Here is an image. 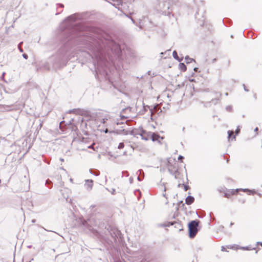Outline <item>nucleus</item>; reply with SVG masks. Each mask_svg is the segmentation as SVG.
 <instances>
[{
	"label": "nucleus",
	"instance_id": "f257e3e1",
	"mask_svg": "<svg viewBox=\"0 0 262 262\" xmlns=\"http://www.w3.org/2000/svg\"><path fill=\"white\" fill-rule=\"evenodd\" d=\"M77 19V15L74 14L67 17L63 22L69 34L68 40L74 39L89 50V55L93 59L96 75H107L109 64L107 58L111 63L115 60H123L120 46L108 33L98 28L80 24H74Z\"/></svg>",
	"mask_w": 262,
	"mask_h": 262
},
{
	"label": "nucleus",
	"instance_id": "f03ea898",
	"mask_svg": "<svg viewBox=\"0 0 262 262\" xmlns=\"http://www.w3.org/2000/svg\"><path fill=\"white\" fill-rule=\"evenodd\" d=\"M95 121L99 125L102 124L105 126H108L111 125L112 118L107 112L99 111L96 114Z\"/></svg>",
	"mask_w": 262,
	"mask_h": 262
},
{
	"label": "nucleus",
	"instance_id": "7ed1b4c3",
	"mask_svg": "<svg viewBox=\"0 0 262 262\" xmlns=\"http://www.w3.org/2000/svg\"><path fill=\"white\" fill-rule=\"evenodd\" d=\"M160 8L163 15L168 16L169 17L171 15L173 16L172 13L173 7L169 2H164L162 4H160Z\"/></svg>",
	"mask_w": 262,
	"mask_h": 262
},
{
	"label": "nucleus",
	"instance_id": "20e7f679",
	"mask_svg": "<svg viewBox=\"0 0 262 262\" xmlns=\"http://www.w3.org/2000/svg\"><path fill=\"white\" fill-rule=\"evenodd\" d=\"M199 223L200 221L195 220L188 223V228L190 238H193L197 234L199 231L198 226Z\"/></svg>",
	"mask_w": 262,
	"mask_h": 262
},
{
	"label": "nucleus",
	"instance_id": "39448f33",
	"mask_svg": "<svg viewBox=\"0 0 262 262\" xmlns=\"http://www.w3.org/2000/svg\"><path fill=\"white\" fill-rule=\"evenodd\" d=\"M80 222L81 224L86 228L93 226L99 227L100 226L99 223H98L96 221H94V219L93 217H91L87 221H85L84 219H80Z\"/></svg>",
	"mask_w": 262,
	"mask_h": 262
},
{
	"label": "nucleus",
	"instance_id": "423d86ee",
	"mask_svg": "<svg viewBox=\"0 0 262 262\" xmlns=\"http://www.w3.org/2000/svg\"><path fill=\"white\" fill-rule=\"evenodd\" d=\"M167 166L169 172L174 176L176 179H178V176L180 173L178 171V169H175L174 167L172 168V165L170 164L169 160H168Z\"/></svg>",
	"mask_w": 262,
	"mask_h": 262
},
{
	"label": "nucleus",
	"instance_id": "0eeeda50",
	"mask_svg": "<svg viewBox=\"0 0 262 262\" xmlns=\"http://www.w3.org/2000/svg\"><path fill=\"white\" fill-rule=\"evenodd\" d=\"M239 191H242V189H229L224 193V196L229 198L231 195L236 194Z\"/></svg>",
	"mask_w": 262,
	"mask_h": 262
},
{
	"label": "nucleus",
	"instance_id": "6e6552de",
	"mask_svg": "<svg viewBox=\"0 0 262 262\" xmlns=\"http://www.w3.org/2000/svg\"><path fill=\"white\" fill-rule=\"evenodd\" d=\"M240 132V126H238L235 131V135H233V130H228L227 133H228V140H229L232 137L231 139L232 140H233V139H235V136L236 135H238V134Z\"/></svg>",
	"mask_w": 262,
	"mask_h": 262
},
{
	"label": "nucleus",
	"instance_id": "1a4fd4ad",
	"mask_svg": "<svg viewBox=\"0 0 262 262\" xmlns=\"http://www.w3.org/2000/svg\"><path fill=\"white\" fill-rule=\"evenodd\" d=\"M93 186V181L92 180H85V184H84V187L87 190L90 191Z\"/></svg>",
	"mask_w": 262,
	"mask_h": 262
},
{
	"label": "nucleus",
	"instance_id": "9d476101",
	"mask_svg": "<svg viewBox=\"0 0 262 262\" xmlns=\"http://www.w3.org/2000/svg\"><path fill=\"white\" fill-rule=\"evenodd\" d=\"M150 136H151V139L152 141H158L159 142H160V139H163V138L160 137V136L156 133H150Z\"/></svg>",
	"mask_w": 262,
	"mask_h": 262
},
{
	"label": "nucleus",
	"instance_id": "9b49d317",
	"mask_svg": "<svg viewBox=\"0 0 262 262\" xmlns=\"http://www.w3.org/2000/svg\"><path fill=\"white\" fill-rule=\"evenodd\" d=\"M142 132H141V129H136V128H134L131 130L129 131V134L132 135V136H136L137 135H140L141 134Z\"/></svg>",
	"mask_w": 262,
	"mask_h": 262
},
{
	"label": "nucleus",
	"instance_id": "f8f14e48",
	"mask_svg": "<svg viewBox=\"0 0 262 262\" xmlns=\"http://www.w3.org/2000/svg\"><path fill=\"white\" fill-rule=\"evenodd\" d=\"M194 201V198L193 196L188 195L185 199L186 204L189 205L192 204Z\"/></svg>",
	"mask_w": 262,
	"mask_h": 262
},
{
	"label": "nucleus",
	"instance_id": "ddd939ff",
	"mask_svg": "<svg viewBox=\"0 0 262 262\" xmlns=\"http://www.w3.org/2000/svg\"><path fill=\"white\" fill-rule=\"evenodd\" d=\"M114 2V3L112 5L115 6L116 8H118V10H120L119 6L122 5V0H112Z\"/></svg>",
	"mask_w": 262,
	"mask_h": 262
},
{
	"label": "nucleus",
	"instance_id": "4468645a",
	"mask_svg": "<svg viewBox=\"0 0 262 262\" xmlns=\"http://www.w3.org/2000/svg\"><path fill=\"white\" fill-rule=\"evenodd\" d=\"M110 234L111 236L113 237H115L117 236V235L119 233V231L118 229H115L114 230L111 229V230L110 231Z\"/></svg>",
	"mask_w": 262,
	"mask_h": 262
},
{
	"label": "nucleus",
	"instance_id": "2eb2a0df",
	"mask_svg": "<svg viewBox=\"0 0 262 262\" xmlns=\"http://www.w3.org/2000/svg\"><path fill=\"white\" fill-rule=\"evenodd\" d=\"M69 191V190L68 189H66V188L60 190L61 193H62L63 198L66 199H67L69 197V195L68 194Z\"/></svg>",
	"mask_w": 262,
	"mask_h": 262
},
{
	"label": "nucleus",
	"instance_id": "dca6fc26",
	"mask_svg": "<svg viewBox=\"0 0 262 262\" xmlns=\"http://www.w3.org/2000/svg\"><path fill=\"white\" fill-rule=\"evenodd\" d=\"M172 56L174 59H176L178 61H181L183 60V57L179 58L178 56V53L176 51H173L172 53Z\"/></svg>",
	"mask_w": 262,
	"mask_h": 262
},
{
	"label": "nucleus",
	"instance_id": "f3484780",
	"mask_svg": "<svg viewBox=\"0 0 262 262\" xmlns=\"http://www.w3.org/2000/svg\"><path fill=\"white\" fill-rule=\"evenodd\" d=\"M200 103L203 105L205 107H210L211 106V101L204 102L203 101H200Z\"/></svg>",
	"mask_w": 262,
	"mask_h": 262
},
{
	"label": "nucleus",
	"instance_id": "a211bd4d",
	"mask_svg": "<svg viewBox=\"0 0 262 262\" xmlns=\"http://www.w3.org/2000/svg\"><path fill=\"white\" fill-rule=\"evenodd\" d=\"M141 134L140 135V136L141 137L142 139L144 140L145 141H147L148 140V137L146 136L145 134L146 133V132L143 129H141Z\"/></svg>",
	"mask_w": 262,
	"mask_h": 262
},
{
	"label": "nucleus",
	"instance_id": "6ab92c4d",
	"mask_svg": "<svg viewBox=\"0 0 262 262\" xmlns=\"http://www.w3.org/2000/svg\"><path fill=\"white\" fill-rule=\"evenodd\" d=\"M179 69L183 72L186 71L187 70V67L184 63H182V62L180 63L179 64Z\"/></svg>",
	"mask_w": 262,
	"mask_h": 262
},
{
	"label": "nucleus",
	"instance_id": "aec40b11",
	"mask_svg": "<svg viewBox=\"0 0 262 262\" xmlns=\"http://www.w3.org/2000/svg\"><path fill=\"white\" fill-rule=\"evenodd\" d=\"M242 191L244 192H248L249 194H254L257 193L256 191L253 189V190H250L249 189H242Z\"/></svg>",
	"mask_w": 262,
	"mask_h": 262
},
{
	"label": "nucleus",
	"instance_id": "412c9836",
	"mask_svg": "<svg viewBox=\"0 0 262 262\" xmlns=\"http://www.w3.org/2000/svg\"><path fill=\"white\" fill-rule=\"evenodd\" d=\"M139 173V175L138 176V178H137V179L139 181H141L143 179V177H141L140 175H141L142 174H143L144 173V172L143 171V170L142 169H139L138 172H137V173Z\"/></svg>",
	"mask_w": 262,
	"mask_h": 262
},
{
	"label": "nucleus",
	"instance_id": "4be33fe9",
	"mask_svg": "<svg viewBox=\"0 0 262 262\" xmlns=\"http://www.w3.org/2000/svg\"><path fill=\"white\" fill-rule=\"evenodd\" d=\"M185 61L186 63H189L191 62L192 61L195 62V60L193 58H190L188 56H186L185 58Z\"/></svg>",
	"mask_w": 262,
	"mask_h": 262
},
{
	"label": "nucleus",
	"instance_id": "5701e85b",
	"mask_svg": "<svg viewBox=\"0 0 262 262\" xmlns=\"http://www.w3.org/2000/svg\"><path fill=\"white\" fill-rule=\"evenodd\" d=\"M143 105H144L143 104ZM147 108H149V111H150V114L151 115L152 114V108L151 107H150L148 105H143V110H144V112H146L147 111Z\"/></svg>",
	"mask_w": 262,
	"mask_h": 262
},
{
	"label": "nucleus",
	"instance_id": "b1692460",
	"mask_svg": "<svg viewBox=\"0 0 262 262\" xmlns=\"http://www.w3.org/2000/svg\"><path fill=\"white\" fill-rule=\"evenodd\" d=\"M90 172L95 176H98L100 174V172L98 170L93 171L92 169H90Z\"/></svg>",
	"mask_w": 262,
	"mask_h": 262
},
{
	"label": "nucleus",
	"instance_id": "393cba45",
	"mask_svg": "<svg viewBox=\"0 0 262 262\" xmlns=\"http://www.w3.org/2000/svg\"><path fill=\"white\" fill-rule=\"evenodd\" d=\"M241 249L244 250H255V248H251L250 246H246V247H241Z\"/></svg>",
	"mask_w": 262,
	"mask_h": 262
},
{
	"label": "nucleus",
	"instance_id": "a878e982",
	"mask_svg": "<svg viewBox=\"0 0 262 262\" xmlns=\"http://www.w3.org/2000/svg\"><path fill=\"white\" fill-rule=\"evenodd\" d=\"M76 114L82 115L84 113V111L83 110L80 108H76Z\"/></svg>",
	"mask_w": 262,
	"mask_h": 262
},
{
	"label": "nucleus",
	"instance_id": "bb28decb",
	"mask_svg": "<svg viewBox=\"0 0 262 262\" xmlns=\"http://www.w3.org/2000/svg\"><path fill=\"white\" fill-rule=\"evenodd\" d=\"M129 131L130 130H126V129H123L122 130H120V132H121V133L124 134V135H128V134H129Z\"/></svg>",
	"mask_w": 262,
	"mask_h": 262
},
{
	"label": "nucleus",
	"instance_id": "cd10ccee",
	"mask_svg": "<svg viewBox=\"0 0 262 262\" xmlns=\"http://www.w3.org/2000/svg\"><path fill=\"white\" fill-rule=\"evenodd\" d=\"M124 147V144L123 142H121L119 144L118 146V148L119 149L123 148Z\"/></svg>",
	"mask_w": 262,
	"mask_h": 262
},
{
	"label": "nucleus",
	"instance_id": "c85d7f7f",
	"mask_svg": "<svg viewBox=\"0 0 262 262\" xmlns=\"http://www.w3.org/2000/svg\"><path fill=\"white\" fill-rule=\"evenodd\" d=\"M219 101H220V98H215V99H212L211 101L213 102L214 104L215 105L218 103V102Z\"/></svg>",
	"mask_w": 262,
	"mask_h": 262
},
{
	"label": "nucleus",
	"instance_id": "c756f323",
	"mask_svg": "<svg viewBox=\"0 0 262 262\" xmlns=\"http://www.w3.org/2000/svg\"><path fill=\"white\" fill-rule=\"evenodd\" d=\"M232 107L231 105H228L226 107V110L228 112H231Z\"/></svg>",
	"mask_w": 262,
	"mask_h": 262
},
{
	"label": "nucleus",
	"instance_id": "7c9ffc66",
	"mask_svg": "<svg viewBox=\"0 0 262 262\" xmlns=\"http://www.w3.org/2000/svg\"><path fill=\"white\" fill-rule=\"evenodd\" d=\"M39 124L38 125V126L37 127V129H41V128L42 127V124H43V121H41L40 120H39Z\"/></svg>",
	"mask_w": 262,
	"mask_h": 262
},
{
	"label": "nucleus",
	"instance_id": "2f4dec72",
	"mask_svg": "<svg viewBox=\"0 0 262 262\" xmlns=\"http://www.w3.org/2000/svg\"><path fill=\"white\" fill-rule=\"evenodd\" d=\"M176 223V222H168V223L166 225V226L169 227L170 226L173 225Z\"/></svg>",
	"mask_w": 262,
	"mask_h": 262
},
{
	"label": "nucleus",
	"instance_id": "473e14b6",
	"mask_svg": "<svg viewBox=\"0 0 262 262\" xmlns=\"http://www.w3.org/2000/svg\"><path fill=\"white\" fill-rule=\"evenodd\" d=\"M76 109L74 108V109H73V110H70L69 111V113H73V114H75L76 113Z\"/></svg>",
	"mask_w": 262,
	"mask_h": 262
},
{
	"label": "nucleus",
	"instance_id": "72a5a7b5",
	"mask_svg": "<svg viewBox=\"0 0 262 262\" xmlns=\"http://www.w3.org/2000/svg\"><path fill=\"white\" fill-rule=\"evenodd\" d=\"M184 185V190L185 191H187V190H188L190 187L188 185Z\"/></svg>",
	"mask_w": 262,
	"mask_h": 262
},
{
	"label": "nucleus",
	"instance_id": "f704fd0d",
	"mask_svg": "<svg viewBox=\"0 0 262 262\" xmlns=\"http://www.w3.org/2000/svg\"><path fill=\"white\" fill-rule=\"evenodd\" d=\"M122 174L125 175L126 177H128L129 176V173L127 171H123Z\"/></svg>",
	"mask_w": 262,
	"mask_h": 262
},
{
	"label": "nucleus",
	"instance_id": "c9c22d12",
	"mask_svg": "<svg viewBox=\"0 0 262 262\" xmlns=\"http://www.w3.org/2000/svg\"><path fill=\"white\" fill-rule=\"evenodd\" d=\"M243 88H244V90L245 91L249 92V90L246 88V86L245 84H243Z\"/></svg>",
	"mask_w": 262,
	"mask_h": 262
},
{
	"label": "nucleus",
	"instance_id": "e433bc0d",
	"mask_svg": "<svg viewBox=\"0 0 262 262\" xmlns=\"http://www.w3.org/2000/svg\"><path fill=\"white\" fill-rule=\"evenodd\" d=\"M23 57L25 59H27L28 58V55H27V54H25V53H24V54H23Z\"/></svg>",
	"mask_w": 262,
	"mask_h": 262
},
{
	"label": "nucleus",
	"instance_id": "4c0bfd02",
	"mask_svg": "<svg viewBox=\"0 0 262 262\" xmlns=\"http://www.w3.org/2000/svg\"><path fill=\"white\" fill-rule=\"evenodd\" d=\"M44 67H45V68L46 69H47V70H49V69H50V66H48V65L47 64H47H46L44 66Z\"/></svg>",
	"mask_w": 262,
	"mask_h": 262
},
{
	"label": "nucleus",
	"instance_id": "58836bf2",
	"mask_svg": "<svg viewBox=\"0 0 262 262\" xmlns=\"http://www.w3.org/2000/svg\"><path fill=\"white\" fill-rule=\"evenodd\" d=\"M184 158L183 156H181V155H180L178 157V160H181L182 159H183Z\"/></svg>",
	"mask_w": 262,
	"mask_h": 262
},
{
	"label": "nucleus",
	"instance_id": "ea45409f",
	"mask_svg": "<svg viewBox=\"0 0 262 262\" xmlns=\"http://www.w3.org/2000/svg\"><path fill=\"white\" fill-rule=\"evenodd\" d=\"M115 192H116L115 189H114V188H113V189H112V191H111V193H112V194H115Z\"/></svg>",
	"mask_w": 262,
	"mask_h": 262
},
{
	"label": "nucleus",
	"instance_id": "a19ab883",
	"mask_svg": "<svg viewBox=\"0 0 262 262\" xmlns=\"http://www.w3.org/2000/svg\"><path fill=\"white\" fill-rule=\"evenodd\" d=\"M256 245H260L261 246H262V242H257L256 243Z\"/></svg>",
	"mask_w": 262,
	"mask_h": 262
},
{
	"label": "nucleus",
	"instance_id": "79ce46f5",
	"mask_svg": "<svg viewBox=\"0 0 262 262\" xmlns=\"http://www.w3.org/2000/svg\"><path fill=\"white\" fill-rule=\"evenodd\" d=\"M49 183H51V181H50L49 179H48L47 181H46V184H48Z\"/></svg>",
	"mask_w": 262,
	"mask_h": 262
},
{
	"label": "nucleus",
	"instance_id": "37998d69",
	"mask_svg": "<svg viewBox=\"0 0 262 262\" xmlns=\"http://www.w3.org/2000/svg\"><path fill=\"white\" fill-rule=\"evenodd\" d=\"M221 250L222 251H226V249H225V248L224 246H222Z\"/></svg>",
	"mask_w": 262,
	"mask_h": 262
},
{
	"label": "nucleus",
	"instance_id": "c03bdc74",
	"mask_svg": "<svg viewBox=\"0 0 262 262\" xmlns=\"http://www.w3.org/2000/svg\"><path fill=\"white\" fill-rule=\"evenodd\" d=\"M129 18L132 20V21L133 22V23H134V24L135 23L134 19L132 17H129Z\"/></svg>",
	"mask_w": 262,
	"mask_h": 262
},
{
	"label": "nucleus",
	"instance_id": "a18cd8bd",
	"mask_svg": "<svg viewBox=\"0 0 262 262\" xmlns=\"http://www.w3.org/2000/svg\"><path fill=\"white\" fill-rule=\"evenodd\" d=\"M258 130V128L257 127H256V128H255L254 129V132H257Z\"/></svg>",
	"mask_w": 262,
	"mask_h": 262
},
{
	"label": "nucleus",
	"instance_id": "49530a36",
	"mask_svg": "<svg viewBox=\"0 0 262 262\" xmlns=\"http://www.w3.org/2000/svg\"><path fill=\"white\" fill-rule=\"evenodd\" d=\"M190 82H194L195 80L194 79H189V80Z\"/></svg>",
	"mask_w": 262,
	"mask_h": 262
},
{
	"label": "nucleus",
	"instance_id": "de8ad7c7",
	"mask_svg": "<svg viewBox=\"0 0 262 262\" xmlns=\"http://www.w3.org/2000/svg\"><path fill=\"white\" fill-rule=\"evenodd\" d=\"M198 69H198V68H194L193 69V70H194L195 72H197V71H198Z\"/></svg>",
	"mask_w": 262,
	"mask_h": 262
},
{
	"label": "nucleus",
	"instance_id": "09e8293b",
	"mask_svg": "<svg viewBox=\"0 0 262 262\" xmlns=\"http://www.w3.org/2000/svg\"><path fill=\"white\" fill-rule=\"evenodd\" d=\"M104 132H105V133H107L108 132V129H107V128H106V129H105V130H104Z\"/></svg>",
	"mask_w": 262,
	"mask_h": 262
},
{
	"label": "nucleus",
	"instance_id": "8fccbe9b",
	"mask_svg": "<svg viewBox=\"0 0 262 262\" xmlns=\"http://www.w3.org/2000/svg\"><path fill=\"white\" fill-rule=\"evenodd\" d=\"M59 6H60L61 7H63V5L62 4H59Z\"/></svg>",
	"mask_w": 262,
	"mask_h": 262
},
{
	"label": "nucleus",
	"instance_id": "3c124183",
	"mask_svg": "<svg viewBox=\"0 0 262 262\" xmlns=\"http://www.w3.org/2000/svg\"><path fill=\"white\" fill-rule=\"evenodd\" d=\"M256 194H257L259 196H261V193H257Z\"/></svg>",
	"mask_w": 262,
	"mask_h": 262
},
{
	"label": "nucleus",
	"instance_id": "603ef678",
	"mask_svg": "<svg viewBox=\"0 0 262 262\" xmlns=\"http://www.w3.org/2000/svg\"><path fill=\"white\" fill-rule=\"evenodd\" d=\"M19 51L20 52H23V50L21 49H19Z\"/></svg>",
	"mask_w": 262,
	"mask_h": 262
},
{
	"label": "nucleus",
	"instance_id": "864d4df0",
	"mask_svg": "<svg viewBox=\"0 0 262 262\" xmlns=\"http://www.w3.org/2000/svg\"><path fill=\"white\" fill-rule=\"evenodd\" d=\"M163 196L166 198V193H163Z\"/></svg>",
	"mask_w": 262,
	"mask_h": 262
},
{
	"label": "nucleus",
	"instance_id": "5fc2aeb1",
	"mask_svg": "<svg viewBox=\"0 0 262 262\" xmlns=\"http://www.w3.org/2000/svg\"><path fill=\"white\" fill-rule=\"evenodd\" d=\"M88 148H92V145H90V146H89L88 147Z\"/></svg>",
	"mask_w": 262,
	"mask_h": 262
},
{
	"label": "nucleus",
	"instance_id": "6e6d98bb",
	"mask_svg": "<svg viewBox=\"0 0 262 262\" xmlns=\"http://www.w3.org/2000/svg\"><path fill=\"white\" fill-rule=\"evenodd\" d=\"M32 223H35V220H33L32 221Z\"/></svg>",
	"mask_w": 262,
	"mask_h": 262
},
{
	"label": "nucleus",
	"instance_id": "4d7b16f0",
	"mask_svg": "<svg viewBox=\"0 0 262 262\" xmlns=\"http://www.w3.org/2000/svg\"><path fill=\"white\" fill-rule=\"evenodd\" d=\"M233 225V223L231 222V223H230V226H232Z\"/></svg>",
	"mask_w": 262,
	"mask_h": 262
},
{
	"label": "nucleus",
	"instance_id": "13d9d810",
	"mask_svg": "<svg viewBox=\"0 0 262 262\" xmlns=\"http://www.w3.org/2000/svg\"><path fill=\"white\" fill-rule=\"evenodd\" d=\"M125 16H126V17H128V18H129V17H130L129 16H128V15L127 14H125Z\"/></svg>",
	"mask_w": 262,
	"mask_h": 262
},
{
	"label": "nucleus",
	"instance_id": "bf43d9fd",
	"mask_svg": "<svg viewBox=\"0 0 262 262\" xmlns=\"http://www.w3.org/2000/svg\"><path fill=\"white\" fill-rule=\"evenodd\" d=\"M195 1H196V0H192V1L194 3H195Z\"/></svg>",
	"mask_w": 262,
	"mask_h": 262
},
{
	"label": "nucleus",
	"instance_id": "052dcab7",
	"mask_svg": "<svg viewBox=\"0 0 262 262\" xmlns=\"http://www.w3.org/2000/svg\"><path fill=\"white\" fill-rule=\"evenodd\" d=\"M225 95H226V96H228V93H226L225 94Z\"/></svg>",
	"mask_w": 262,
	"mask_h": 262
},
{
	"label": "nucleus",
	"instance_id": "680f3d73",
	"mask_svg": "<svg viewBox=\"0 0 262 262\" xmlns=\"http://www.w3.org/2000/svg\"><path fill=\"white\" fill-rule=\"evenodd\" d=\"M166 188H165V187H164V191H166Z\"/></svg>",
	"mask_w": 262,
	"mask_h": 262
},
{
	"label": "nucleus",
	"instance_id": "e2e57ef3",
	"mask_svg": "<svg viewBox=\"0 0 262 262\" xmlns=\"http://www.w3.org/2000/svg\"><path fill=\"white\" fill-rule=\"evenodd\" d=\"M180 186H181V184H179L178 185V186L179 187H180Z\"/></svg>",
	"mask_w": 262,
	"mask_h": 262
},
{
	"label": "nucleus",
	"instance_id": "0e129e2a",
	"mask_svg": "<svg viewBox=\"0 0 262 262\" xmlns=\"http://www.w3.org/2000/svg\"><path fill=\"white\" fill-rule=\"evenodd\" d=\"M219 95L220 96H221V93H219Z\"/></svg>",
	"mask_w": 262,
	"mask_h": 262
},
{
	"label": "nucleus",
	"instance_id": "69168bd1",
	"mask_svg": "<svg viewBox=\"0 0 262 262\" xmlns=\"http://www.w3.org/2000/svg\"><path fill=\"white\" fill-rule=\"evenodd\" d=\"M121 117H122V118H126L124 116H122Z\"/></svg>",
	"mask_w": 262,
	"mask_h": 262
},
{
	"label": "nucleus",
	"instance_id": "338daca9",
	"mask_svg": "<svg viewBox=\"0 0 262 262\" xmlns=\"http://www.w3.org/2000/svg\"><path fill=\"white\" fill-rule=\"evenodd\" d=\"M60 160H61V161H63V159L61 158V159H60Z\"/></svg>",
	"mask_w": 262,
	"mask_h": 262
},
{
	"label": "nucleus",
	"instance_id": "774afa93",
	"mask_svg": "<svg viewBox=\"0 0 262 262\" xmlns=\"http://www.w3.org/2000/svg\"><path fill=\"white\" fill-rule=\"evenodd\" d=\"M183 203V201H181L180 202V203Z\"/></svg>",
	"mask_w": 262,
	"mask_h": 262
}]
</instances>
